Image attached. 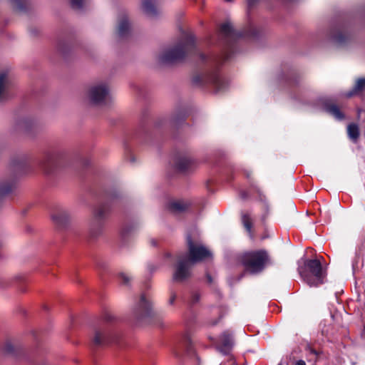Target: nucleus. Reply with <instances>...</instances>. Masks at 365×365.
Masks as SVG:
<instances>
[{"mask_svg":"<svg viewBox=\"0 0 365 365\" xmlns=\"http://www.w3.org/2000/svg\"><path fill=\"white\" fill-rule=\"evenodd\" d=\"M194 46V36L192 34L185 35L176 45L162 50L158 57V61L163 64L175 63L183 59Z\"/></svg>","mask_w":365,"mask_h":365,"instance_id":"obj_1","label":"nucleus"},{"mask_svg":"<svg viewBox=\"0 0 365 365\" xmlns=\"http://www.w3.org/2000/svg\"><path fill=\"white\" fill-rule=\"evenodd\" d=\"M299 272L310 287L318 286L323 282L324 273L321 263L317 259L307 260L304 269L299 268Z\"/></svg>","mask_w":365,"mask_h":365,"instance_id":"obj_2","label":"nucleus"},{"mask_svg":"<svg viewBox=\"0 0 365 365\" xmlns=\"http://www.w3.org/2000/svg\"><path fill=\"white\" fill-rule=\"evenodd\" d=\"M241 262L247 272L256 274L264 268L268 256L264 251L246 252L242 256Z\"/></svg>","mask_w":365,"mask_h":365,"instance_id":"obj_3","label":"nucleus"},{"mask_svg":"<svg viewBox=\"0 0 365 365\" xmlns=\"http://www.w3.org/2000/svg\"><path fill=\"white\" fill-rule=\"evenodd\" d=\"M109 93L108 83L105 81H100L94 82L88 86L86 96L91 103L101 105L105 103Z\"/></svg>","mask_w":365,"mask_h":365,"instance_id":"obj_4","label":"nucleus"},{"mask_svg":"<svg viewBox=\"0 0 365 365\" xmlns=\"http://www.w3.org/2000/svg\"><path fill=\"white\" fill-rule=\"evenodd\" d=\"M192 262L186 255H180L178 257L173 274V279L177 282H182L187 280L191 276V267Z\"/></svg>","mask_w":365,"mask_h":365,"instance_id":"obj_5","label":"nucleus"},{"mask_svg":"<svg viewBox=\"0 0 365 365\" xmlns=\"http://www.w3.org/2000/svg\"><path fill=\"white\" fill-rule=\"evenodd\" d=\"M109 207L102 204L96 206L93 211V216L90 223V230L93 235L99 234L103 227V220L107 217Z\"/></svg>","mask_w":365,"mask_h":365,"instance_id":"obj_6","label":"nucleus"},{"mask_svg":"<svg viewBox=\"0 0 365 365\" xmlns=\"http://www.w3.org/2000/svg\"><path fill=\"white\" fill-rule=\"evenodd\" d=\"M187 245L189 250V259L193 264L202 261L207 258L211 257V252L204 245L200 243H194L190 238H187Z\"/></svg>","mask_w":365,"mask_h":365,"instance_id":"obj_7","label":"nucleus"},{"mask_svg":"<svg viewBox=\"0 0 365 365\" xmlns=\"http://www.w3.org/2000/svg\"><path fill=\"white\" fill-rule=\"evenodd\" d=\"M132 315L137 321L152 315V303L145 294H142L139 301L133 306Z\"/></svg>","mask_w":365,"mask_h":365,"instance_id":"obj_8","label":"nucleus"},{"mask_svg":"<svg viewBox=\"0 0 365 365\" xmlns=\"http://www.w3.org/2000/svg\"><path fill=\"white\" fill-rule=\"evenodd\" d=\"M115 334L108 326L96 329L93 336V342L96 345L107 344L115 341Z\"/></svg>","mask_w":365,"mask_h":365,"instance_id":"obj_9","label":"nucleus"},{"mask_svg":"<svg viewBox=\"0 0 365 365\" xmlns=\"http://www.w3.org/2000/svg\"><path fill=\"white\" fill-rule=\"evenodd\" d=\"M195 81H199L202 83L211 84L216 92L224 91L227 87V81L217 72H212L202 78H196Z\"/></svg>","mask_w":365,"mask_h":365,"instance_id":"obj_10","label":"nucleus"},{"mask_svg":"<svg viewBox=\"0 0 365 365\" xmlns=\"http://www.w3.org/2000/svg\"><path fill=\"white\" fill-rule=\"evenodd\" d=\"M196 165V160L190 155L179 156L175 161V168L182 173L190 170Z\"/></svg>","mask_w":365,"mask_h":365,"instance_id":"obj_11","label":"nucleus"},{"mask_svg":"<svg viewBox=\"0 0 365 365\" xmlns=\"http://www.w3.org/2000/svg\"><path fill=\"white\" fill-rule=\"evenodd\" d=\"M130 30V24L127 16H123L119 19L117 33L119 36L124 37L127 36Z\"/></svg>","mask_w":365,"mask_h":365,"instance_id":"obj_12","label":"nucleus"},{"mask_svg":"<svg viewBox=\"0 0 365 365\" xmlns=\"http://www.w3.org/2000/svg\"><path fill=\"white\" fill-rule=\"evenodd\" d=\"M11 83V76L7 71L0 73V100L4 96L5 92Z\"/></svg>","mask_w":365,"mask_h":365,"instance_id":"obj_13","label":"nucleus"},{"mask_svg":"<svg viewBox=\"0 0 365 365\" xmlns=\"http://www.w3.org/2000/svg\"><path fill=\"white\" fill-rule=\"evenodd\" d=\"M70 213L67 210H58L52 216L53 222L58 225H65L70 219Z\"/></svg>","mask_w":365,"mask_h":365,"instance_id":"obj_14","label":"nucleus"},{"mask_svg":"<svg viewBox=\"0 0 365 365\" xmlns=\"http://www.w3.org/2000/svg\"><path fill=\"white\" fill-rule=\"evenodd\" d=\"M142 9L143 12L150 17H155L159 14L154 3L151 0H144L142 3Z\"/></svg>","mask_w":365,"mask_h":365,"instance_id":"obj_15","label":"nucleus"},{"mask_svg":"<svg viewBox=\"0 0 365 365\" xmlns=\"http://www.w3.org/2000/svg\"><path fill=\"white\" fill-rule=\"evenodd\" d=\"M365 88V78H359L356 81L354 88L348 92L346 96L347 97H351L354 95L360 93Z\"/></svg>","mask_w":365,"mask_h":365,"instance_id":"obj_16","label":"nucleus"},{"mask_svg":"<svg viewBox=\"0 0 365 365\" xmlns=\"http://www.w3.org/2000/svg\"><path fill=\"white\" fill-rule=\"evenodd\" d=\"M347 134L353 142H356L359 137V128L358 125L356 123L349 124L347 126Z\"/></svg>","mask_w":365,"mask_h":365,"instance_id":"obj_17","label":"nucleus"},{"mask_svg":"<svg viewBox=\"0 0 365 365\" xmlns=\"http://www.w3.org/2000/svg\"><path fill=\"white\" fill-rule=\"evenodd\" d=\"M189 204L182 200L173 201L170 205V209L175 212H180L185 210Z\"/></svg>","mask_w":365,"mask_h":365,"instance_id":"obj_18","label":"nucleus"},{"mask_svg":"<svg viewBox=\"0 0 365 365\" xmlns=\"http://www.w3.org/2000/svg\"><path fill=\"white\" fill-rule=\"evenodd\" d=\"M326 111L334 116L336 120H342L344 118V114L335 105L327 106L326 107Z\"/></svg>","mask_w":365,"mask_h":365,"instance_id":"obj_19","label":"nucleus"},{"mask_svg":"<svg viewBox=\"0 0 365 365\" xmlns=\"http://www.w3.org/2000/svg\"><path fill=\"white\" fill-rule=\"evenodd\" d=\"M222 345L225 349H229L233 345V339L232 334L228 332H225L221 336Z\"/></svg>","mask_w":365,"mask_h":365,"instance_id":"obj_20","label":"nucleus"},{"mask_svg":"<svg viewBox=\"0 0 365 365\" xmlns=\"http://www.w3.org/2000/svg\"><path fill=\"white\" fill-rule=\"evenodd\" d=\"M220 31L221 33L226 36H232L234 32L232 24L228 22L221 26Z\"/></svg>","mask_w":365,"mask_h":365,"instance_id":"obj_21","label":"nucleus"},{"mask_svg":"<svg viewBox=\"0 0 365 365\" xmlns=\"http://www.w3.org/2000/svg\"><path fill=\"white\" fill-rule=\"evenodd\" d=\"M332 39H333V41L336 45L341 46L347 40V36L345 34H344L341 32H339L334 36H333Z\"/></svg>","mask_w":365,"mask_h":365,"instance_id":"obj_22","label":"nucleus"},{"mask_svg":"<svg viewBox=\"0 0 365 365\" xmlns=\"http://www.w3.org/2000/svg\"><path fill=\"white\" fill-rule=\"evenodd\" d=\"M242 222L247 232H250L252 229V220L250 216L248 214H242Z\"/></svg>","mask_w":365,"mask_h":365,"instance_id":"obj_23","label":"nucleus"},{"mask_svg":"<svg viewBox=\"0 0 365 365\" xmlns=\"http://www.w3.org/2000/svg\"><path fill=\"white\" fill-rule=\"evenodd\" d=\"M121 284L128 286L132 280L131 276L125 272H121L118 275Z\"/></svg>","mask_w":365,"mask_h":365,"instance_id":"obj_24","label":"nucleus"},{"mask_svg":"<svg viewBox=\"0 0 365 365\" xmlns=\"http://www.w3.org/2000/svg\"><path fill=\"white\" fill-rule=\"evenodd\" d=\"M71 5L75 9H81L83 6V0H71Z\"/></svg>","mask_w":365,"mask_h":365,"instance_id":"obj_25","label":"nucleus"},{"mask_svg":"<svg viewBox=\"0 0 365 365\" xmlns=\"http://www.w3.org/2000/svg\"><path fill=\"white\" fill-rule=\"evenodd\" d=\"M176 298H177L176 294L174 293V292H172L171 295H170V297L169 299V304H171V305L173 304L175 301V299H176Z\"/></svg>","mask_w":365,"mask_h":365,"instance_id":"obj_26","label":"nucleus"},{"mask_svg":"<svg viewBox=\"0 0 365 365\" xmlns=\"http://www.w3.org/2000/svg\"><path fill=\"white\" fill-rule=\"evenodd\" d=\"M21 125L25 128H29V122L27 120H24L21 121Z\"/></svg>","mask_w":365,"mask_h":365,"instance_id":"obj_27","label":"nucleus"},{"mask_svg":"<svg viewBox=\"0 0 365 365\" xmlns=\"http://www.w3.org/2000/svg\"><path fill=\"white\" fill-rule=\"evenodd\" d=\"M295 365H306L304 361L303 360H299L296 362Z\"/></svg>","mask_w":365,"mask_h":365,"instance_id":"obj_28","label":"nucleus"},{"mask_svg":"<svg viewBox=\"0 0 365 365\" xmlns=\"http://www.w3.org/2000/svg\"><path fill=\"white\" fill-rule=\"evenodd\" d=\"M198 299H199V296L197 294H195L193 296V301L194 302H197Z\"/></svg>","mask_w":365,"mask_h":365,"instance_id":"obj_29","label":"nucleus"},{"mask_svg":"<svg viewBox=\"0 0 365 365\" xmlns=\"http://www.w3.org/2000/svg\"><path fill=\"white\" fill-rule=\"evenodd\" d=\"M252 1H253V0H248V3H249L250 4H252Z\"/></svg>","mask_w":365,"mask_h":365,"instance_id":"obj_30","label":"nucleus"},{"mask_svg":"<svg viewBox=\"0 0 365 365\" xmlns=\"http://www.w3.org/2000/svg\"><path fill=\"white\" fill-rule=\"evenodd\" d=\"M171 255L170 254L166 255L167 257H170Z\"/></svg>","mask_w":365,"mask_h":365,"instance_id":"obj_31","label":"nucleus"},{"mask_svg":"<svg viewBox=\"0 0 365 365\" xmlns=\"http://www.w3.org/2000/svg\"><path fill=\"white\" fill-rule=\"evenodd\" d=\"M278 365H282V364H279Z\"/></svg>","mask_w":365,"mask_h":365,"instance_id":"obj_32","label":"nucleus"}]
</instances>
